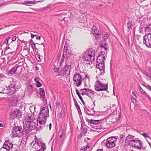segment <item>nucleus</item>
<instances>
[{"label":"nucleus","instance_id":"nucleus-1","mask_svg":"<svg viewBox=\"0 0 151 151\" xmlns=\"http://www.w3.org/2000/svg\"><path fill=\"white\" fill-rule=\"evenodd\" d=\"M33 121V116L32 115L25 116L23 122V129L21 126L15 127L13 128L12 133L13 137H20L23 135L24 131L25 133H28L34 129L35 127Z\"/></svg>","mask_w":151,"mask_h":151},{"label":"nucleus","instance_id":"nucleus-2","mask_svg":"<svg viewBox=\"0 0 151 151\" xmlns=\"http://www.w3.org/2000/svg\"><path fill=\"white\" fill-rule=\"evenodd\" d=\"M49 109L47 106L41 108L39 115L37 119V129H42L45 126L47 118L49 117Z\"/></svg>","mask_w":151,"mask_h":151},{"label":"nucleus","instance_id":"nucleus-3","mask_svg":"<svg viewBox=\"0 0 151 151\" xmlns=\"http://www.w3.org/2000/svg\"><path fill=\"white\" fill-rule=\"evenodd\" d=\"M105 52L101 51L100 54L97 57L96 59V68L98 69L101 71V74L104 73L105 72V66L104 61L105 60V55H104Z\"/></svg>","mask_w":151,"mask_h":151},{"label":"nucleus","instance_id":"nucleus-4","mask_svg":"<svg viewBox=\"0 0 151 151\" xmlns=\"http://www.w3.org/2000/svg\"><path fill=\"white\" fill-rule=\"evenodd\" d=\"M20 87V84L18 82L12 81L8 87L6 86L2 91L6 93L12 94L17 91Z\"/></svg>","mask_w":151,"mask_h":151},{"label":"nucleus","instance_id":"nucleus-5","mask_svg":"<svg viewBox=\"0 0 151 151\" xmlns=\"http://www.w3.org/2000/svg\"><path fill=\"white\" fill-rule=\"evenodd\" d=\"M95 50L92 48L88 49L86 52L83 53V58L84 61L88 62L87 64H90V62L93 61L95 59Z\"/></svg>","mask_w":151,"mask_h":151},{"label":"nucleus","instance_id":"nucleus-6","mask_svg":"<svg viewBox=\"0 0 151 151\" xmlns=\"http://www.w3.org/2000/svg\"><path fill=\"white\" fill-rule=\"evenodd\" d=\"M143 142L138 139L135 138L129 142V144L137 149L141 150L143 148Z\"/></svg>","mask_w":151,"mask_h":151},{"label":"nucleus","instance_id":"nucleus-7","mask_svg":"<svg viewBox=\"0 0 151 151\" xmlns=\"http://www.w3.org/2000/svg\"><path fill=\"white\" fill-rule=\"evenodd\" d=\"M117 140L115 137H111L108 138L105 143V145L108 148H112L114 147L115 145V142Z\"/></svg>","mask_w":151,"mask_h":151},{"label":"nucleus","instance_id":"nucleus-8","mask_svg":"<svg viewBox=\"0 0 151 151\" xmlns=\"http://www.w3.org/2000/svg\"><path fill=\"white\" fill-rule=\"evenodd\" d=\"M94 87L95 90L98 91H106L108 88L107 85L102 83L99 80L96 81Z\"/></svg>","mask_w":151,"mask_h":151},{"label":"nucleus","instance_id":"nucleus-9","mask_svg":"<svg viewBox=\"0 0 151 151\" xmlns=\"http://www.w3.org/2000/svg\"><path fill=\"white\" fill-rule=\"evenodd\" d=\"M35 143L34 144V146L35 147L39 146L40 147V149L37 151H44L46 150V147L45 143H43L41 140L39 139H37L35 137Z\"/></svg>","mask_w":151,"mask_h":151},{"label":"nucleus","instance_id":"nucleus-10","mask_svg":"<svg viewBox=\"0 0 151 151\" xmlns=\"http://www.w3.org/2000/svg\"><path fill=\"white\" fill-rule=\"evenodd\" d=\"M143 42L148 47L151 48V33H147L143 36Z\"/></svg>","mask_w":151,"mask_h":151},{"label":"nucleus","instance_id":"nucleus-11","mask_svg":"<svg viewBox=\"0 0 151 151\" xmlns=\"http://www.w3.org/2000/svg\"><path fill=\"white\" fill-rule=\"evenodd\" d=\"M69 47V46L66 45L65 44L63 51V57H66L67 59L70 58L71 56L73 55L72 51L68 49V48Z\"/></svg>","mask_w":151,"mask_h":151},{"label":"nucleus","instance_id":"nucleus-12","mask_svg":"<svg viewBox=\"0 0 151 151\" xmlns=\"http://www.w3.org/2000/svg\"><path fill=\"white\" fill-rule=\"evenodd\" d=\"M13 145V144L10 142L9 140H6L4 142L3 147L0 149V150L2 149H5L7 151H14Z\"/></svg>","mask_w":151,"mask_h":151},{"label":"nucleus","instance_id":"nucleus-13","mask_svg":"<svg viewBox=\"0 0 151 151\" xmlns=\"http://www.w3.org/2000/svg\"><path fill=\"white\" fill-rule=\"evenodd\" d=\"M81 76L79 73H76L74 75L73 80L76 86H79L81 84Z\"/></svg>","mask_w":151,"mask_h":151},{"label":"nucleus","instance_id":"nucleus-14","mask_svg":"<svg viewBox=\"0 0 151 151\" xmlns=\"http://www.w3.org/2000/svg\"><path fill=\"white\" fill-rule=\"evenodd\" d=\"M21 113L20 110L17 109L11 111L10 116L13 119L15 118H19L21 117Z\"/></svg>","mask_w":151,"mask_h":151},{"label":"nucleus","instance_id":"nucleus-15","mask_svg":"<svg viewBox=\"0 0 151 151\" xmlns=\"http://www.w3.org/2000/svg\"><path fill=\"white\" fill-rule=\"evenodd\" d=\"M86 91L87 92L86 95L92 99L94 98L95 93L96 92L93 91L89 88H84L83 89H81L80 91Z\"/></svg>","mask_w":151,"mask_h":151},{"label":"nucleus","instance_id":"nucleus-16","mask_svg":"<svg viewBox=\"0 0 151 151\" xmlns=\"http://www.w3.org/2000/svg\"><path fill=\"white\" fill-rule=\"evenodd\" d=\"M94 107L91 108L89 107H85L84 108V110L85 113L90 116H93L95 114V111L93 109Z\"/></svg>","mask_w":151,"mask_h":151},{"label":"nucleus","instance_id":"nucleus-17","mask_svg":"<svg viewBox=\"0 0 151 151\" xmlns=\"http://www.w3.org/2000/svg\"><path fill=\"white\" fill-rule=\"evenodd\" d=\"M40 91V98L44 102H46L47 99H45V92L44 89L43 88L39 89Z\"/></svg>","mask_w":151,"mask_h":151},{"label":"nucleus","instance_id":"nucleus-18","mask_svg":"<svg viewBox=\"0 0 151 151\" xmlns=\"http://www.w3.org/2000/svg\"><path fill=\"white\" fill-rule=\"evenodd\" d=\"M70 65H67L66 64L65 65L62 70L64 72L65 75L68 76L70 74Z\"/></svg>","mask_w":151,"mask_h":151},{"label":"nucleus","instance_id":"nucleus-19","mask_svg":"<svg viewBox=\"0 0 151 151\" xmlns=\"http://www.w3.org/2000/svg\"><path fill=\"white\" fill-rule=\"evenodd\" d=\"M18 67V66H14L12 68L9 70L8 71V74L11 76L15 73L16 70Z\"/></svg>","mask_w":151,"mask_h":151},{"label":"nucleus","instance_id":"nucleus-20","mask_svg":"<svg viewBox=\"0 0 151 151\" xmlns=\"http://www.w3.org/2000/svg\"><path fill=\"white\" fill-rule=\"evenodd\" d=\"M86 119L88 123L95 125L98 124L101 121V120H99L88 119L87 118Z\"/></svg>","mask_w":151,"mask_h":151},{"label":"nucleus","instance_id":"nucleus-21","mask_svg":"<svg viewBox=\"0 0 151 151\" xmlns=\"http://www.w3.org/2000/svg\"><path fill=\"white\" fill-rule=\"evenodd\" d=\"M134 136L132 135H129L127 136L126 138L125 141V143H127L128 144H129V142L131 140L133 139L134 138Z\"/></svg>","mask_w":151,"mask_h":151},{"label":"nucleus","instance_id":"nucleus-22","mask_svg":"<svg viewBox=\"0 0 151 151\" xmlns=\"http://www.w3.org/2000/svg\"><path fill=\"white\" fill-rule=\"evenodd\" d=\"M92 32L93 33V35L95 36V37L96 38H98L99 36V35L98 33V32L96 29V27H93L92 28Z\"/></svg>","mask_w":151,"mask_h":151},{"label":"nucleus","instance_id":"nucleus-23","mask_svg":"<svg viewBox=\"0 0 151 151\" xmlns=\"http://www.w3.org/2000/svg\"><path fill=\"white\" fill-rule=\"evenodd\" d=\"M145 32L147 33H151V23L147 25L145 28Z\"/></svg>","mask_w":151,"mask_h":151},{"label":"nucleus","instance_id":"nucleus-24","mask_svg":"<svg viewBox=\"0 0 151 151\" xmlns=\"http://www.w3.org/2000/svg\"><path fill=\"white\" fill-rule=\"evenodd\" d=\"M27 91L29 94H31L33 91L32 86V85L28 86L26 88Z\"/></svg>","mask_w":151,"mask_h":151},{"label":"nucleus","instance_id":"nucleus-25","mask_svg":"<svg viewBox=\"0 0 151 151\" xmlns=\"http://www.w3.org/2000/svg\"><path fill=\"white\" fill-rule=\"evenodd\" d=\"M34 80L37 87H40L42 86L41 83L39 81V79L38 77L35 78Z\"/></svg>","mask_w":151,"mask_h":151},{"label":"nucleus","instance_id":"nucleus-26","mask_svg":"<svg viewBox=\"0 0 151 151\" xmlns=\"http://www.w3.org/2000/svg\"><path fill=\"white\" fill-rule=\"evenodd\" d=\"M33 4V2L32 1H24V3L20 2L19 3L20 4H22L27 6H30V4Z\"/></svg>","mask_w":151,"mask_h":151},{"label":"nucleus","instance_id":"nucleus-27","mask_svg":"<svg viewBox=\"0 0 151 151\" xmlns=\"http://www.w3.org/2000/svg\"><path fill=\"white\" fill-rule=\"evenodd\" d=\"M83 129V126L82 124H81V129ZM88 131V129L86 128H83L82 132L80 134L82 136L83 134H85Z\"/></svg>","mask_w":151,"mask_h":151},{"label":"nucleus","instance_id":"nucleus-28","mask_svg":"<svg viewBox=\"0 0 151 151\" xmlns=\"http://www.w3.org/2000/svg\"><path fill=\"white\" fill-rule=\"evenodd\" d=\"M100 47L101 48H103L106 51L108 50V44L104 42V44H101L100 45Z\"/></svg>","mask_w":151,"mask_h":151},{"label":"nucleus","instance_id":"nucleus-29","mask_svg":"<svg viewBox=\"0 0 151 151\" xmlns=\"http://www.w3.org/2000/svg\"><path fill=\"white\" fill-rule=\"evenodd\" d=\"M76 93L77 94V95H78V96L79 99H81V101H82V102L83 104V105H85V103H84V101H83V98H82V97L81 96V95H80V93L78 91V90L76 88Z\"/></svg>","mask_w":151,"mask_h":151},{"label":"nucleus","instance_id":"nucleus-30","mask_svg":"<svg viewBox=\"0 0 151 151\" xmlns=\"http://www.w3.org/2000/svg\"><path fill=\"white\" fill-rule=\"evenodd\" d=\"M134 26L133 24H132V22H129L127 24V27L128 29L130 30L132 29V27Z\"/></svg>","mask_w":151,"mask_h":151},{"label":"nucleus","instance_id":"nucleus-31","mask_svg":"<svg viewBox=\"0 0 151 151\" xmlns=\"http://www.w3.org/2000/svg\"><path fill=\"white\" fill-rule=\"evenodd\" d=\"M11 37H9L6 38V40L4 42V44H6L7 46H9V40L11 41Z\"/></svg>","mask_w":151,"mask_h":151},{"label":"nucleus","instance_id":"nucleus-32","mask_svg":"<svg viewBox=\"0 0 151 151\" xmlns=\"http://www.w3.org/2000/svg\"><path fill=\"white\" fill-rule=\"evenodd\" d=\"M12 102L13 104H16L18 101V99L17 97H14V99H12Z\"/></svg>","mask_w":151,"mask_h":151},{"label":"nucleus","instance_id":"nucleus-33","mask_svg":"<svg viewBox=\"0 0 151 151\" xmlns=\"http://www.w3.org/2000/svg\"><path fill=\"white\" fill-rule=\"evenodd\" d=\"M30 44L31 45L33 49V50L34 49L36 48V46L35 43L32 40H30Z\"/></svg>","mask_w":151,"mask_h":151},{"label":"nucleus","instance_id":"nucleus-34","mask_svg":"<svg viewBox=\"0 0 151 151\" xmlns=\"http://www.w3.org/2000/svg\"><path fill=\"white\" fill-rule=\"evenodd\" d=\"M139 89L140 91V92L144 94L145 96L147 95V93L145 91H144L143 89L140 86H139Z\"/></svg>","mask_w":151,"mask_h":151},{"label":"nucleus","instance_id":"nucleus-35","mask_svg":"<svg viewBox=\"0 0 151 151\" xmlns=\"http://www.w3.org/2000/svg\"><path fill=\"white\" fill-rule=\"evenodd\" d=\"M137 98V97H136L135 96L134 97L132 96H131V100H132V102L133 103H135L136 102V101H137L136 98Z\"/></svg>","mask_w":151,"mask_h":151},{"label":"nucleus","instance_id":"nucleus-36","mask_svg":"<svg viewBox=\"0 0 151 151\" xmlns=\"http://www.w3.org/2000/svg\"><path fill=\"white\" fill-rule=\"evenodd\" d=\"M35 57L36 58L37 60L39 62H41V59L40 57V55L36 54L35 55Z\"/></svg>","mask_w":151,"mask_h":151},{"label":"nucleus","instance_id":"nucleus-37","mask_svg":"<svg viewBox=\"0 0 151 151\" xmlns=\"http://www.w3.org/2000/svg\"><path fill=\"white\" fill-rule=\"evenodd\" d=\"M63 69H61L60 71H58V72L57 73L58 74V76H61L63 75V74H64V72L62 70Z\"/></svg>","mask_w":151,"mask_h":151},{"label":"nucleus","instance_id":"nucleus-38","mask_svg":"<svg viewBox=\"0 0 151 151\" xmlns=\"http://www.w3.org/2000/svg\"><path fill=\"white\" fill-rule=\"evenodd\" d=\"M88 147V146H86V147H82L80 149V151H86L87 148V147Z\"/></svg>","mask_w":151,"mask_h":151},{"label":"nucleus","instance_id":"nucleus-39","mask_svg":"<svg viewBox=\"0 0 151 151\" xmlns=\"http://www.w3.org/2000/svg\"><path fill=\"white\" fill-rule=\"evenodd\" d=\"M145 138H146V137H147V138H150V137L147 134H146V133H142V134H141Z\"/></svg>","mask_w":151,"mask_h":151},{"label":"nucleus","instance_id":"nucleus-40","mask_svg":"<svg viewBox=\"0 0 151 151\" xmlns=\"http://www.w3.org/2000/svg\"><path fill=\"white\" fill-rule=\"evenodd\" d=\"M59 68H54V71L55 72L58 73L59 70Z\"/></svg>","mask_w":151,"mask_h":151},{"label":"nucleus","instance_id":"nucleus-41","mask_svg":"<svg viewBox=\"0 0 151 151\" xmlns=\"http://www.w3.org/2000/svg\"><path fill=\"white\" fill-rule=\"evenodd\" d=\"M146 78L148 80L151 79V75L148 74L146 76Z\"/></svg>","mask_w":151,"mask_h":151},{"label":"nucleus","instance_id":"nucleus-42","mask_svg":"<svg viewBox=\"0 0 151 151\" xmlns=\"http://www.w3.org/2000/svg\"><path fill=\"white\" fill-rule=\"evenodd\" d=\"M16 39V37L15 36H13L12 38V42L15 41Z\"/></svg>","mask_w":151,"mask_h":151},{"label":"nucleus","instance_id":"nucleus-43","mask_svg":"<svg viewBox=\"0 0 151 151\" xmlns=\"http://www.w3.org/2000/svg\"><path fill=\"white\" fill-rule=\"evenodd\" d=\"M15 54V51H14V52H10L8 53L9 55H14Z\"/></svg>","mask_w":151,"mask_h":151},{"label":"nucleus","instance_id":"nucleus-44","mask_svg":"<svg viewBox=\"0 0 151 151\" xmlns=\"http://www.w3.org/2000/svg\"><path fill=\"white\" fill-rule=\"evenodd\" d=\"M83 91V92L81 93V94L82 95H86L87 92H86V91Z\"/></svg>","mask_w":151,"mask_h":151},{"label":"nucleus","instance_id":"nucleus-45","mask_svg":"<svg viewBox=\"0 0 151 151\" xmlns=\"http://www.w3.org/2000/svg\"><path fill=\"white\" fill-rule=\"evenodd\" d=\"M76 107L78 111H80V110L81 109L80 106L79 105L76 106Z\"/></svg>","mask_w":151,"mask_h":151},{"label":"nucleus","instance_id":"nucleus-46","mask_svg":"<svg viewBox=\"0 0 151 151\" xmlns=\"http://www.w3.org/2000/svg\"><path fill=\"white\" fill-rule=\"evenodd\" d=\"M145 96H147L149 100L151 101V98L150 97L149 95L147 94Z\"/></svg>","mask_w":151,"mask_h":151},{"label":"nucleus","instance_id":"nucleus-47","mask_svg":"<svg viewBox=\"0 0 151 151\" xmlns=\"http://www.w3.org/2000/svg\"><path fill=\"white\" fill-rule=\"evenodd\" d=\"M58 116L59 117H62V114L61 112H60L58 114Z\"/></svg>","mask_w":151,"mask_h":151},{"label":"nucleus","instance_id":"nucleus-48","mask_svg":"<svg viewBox=\"0 0 151 151\" xmlns=\"http://www.w3.org/2000/svg\"><path fill=\"white\" fill-rule=\"evenodd\" d=\"M36 35H34L32 34H31V36L32 38H33L34 37L36 36Z\"/></svg>","mask_w":151,"mask_h":151},{"label":"nucleus","instance_id":"nucleus-49","mask_svg":"<svg viewBox=\"0 0 151 151\" xmlns=\"http://www.w3.org/2000/svg\"><path fill=\"white\" fill-rule=\"evenodd\" d=\"M36 39L37 40H40L41 39V37L40 36H38L36 37Z\"/></svg>","mask_w":151,"mask_h":151},{"label":"nucleus","instance_id":"nucleus-50","mask_svg":"<svg viewBox=\"0 0 151 151\" xmlns=\"http://www.w3.org/2000/svg\"><path fill=\"white\" fill-rule=\"evenodd\" d=\"M51 126H52V124L51 123H50L49 125V128L50 130L51 128Z\"/></svg>","mask_w":151,"mask_h":151},{"label":"nucleus","instance_id":"nucleus-51","mask_svg":"<svg viewBox=\"0 0 151 151\" xmlns=\"http://www.w3.org/2000/svg\"><path fill=\"white\" fill-rule=\"evenodd\" d=\"M150 64H151V66L149 68V71L150 72V73H151V62H150Z\"/></svg>","mask_w":151,"mask_h":151},{"label":"nucleus","instance_id":"nucleus-52","mask_svg":"<svg viewBox=\"0 0 151 151\" xmlns=\"http://www.w3.org/2000/svg\"><path fill=\"white\" fill-rule=\"evenodd\" d=\"M148 88L151 91V86L148 85Z\"/></svg>","mask_w":151,"mask_h":151},{"label":"nucleus","instance_id":"nucleus-53","mask_svg":"<svg viewBox=\"0 0 151 151\" xmlns=\"http://www.w3.org/2000/svg\"><path fill=\"white\" fill-rule=\"evenodd\" d=\"M59 104H60V102H58V101H56V103H55L56 106H57Z\"/></svg>","mask_w":151,"mask_h":151},{"label":"nucleus","instance_id":"nucleus-54","mask_svg":"<svg viewBox=\"0 0 151 151\" xmlns=\"http://www.w3.org/2000/svg\"><path fill=\"white\" fill-rule=\"evenodd\" d=\"M65 57H62V59H61V63H62L63 62V61H64V58H65Z\"/></svg>","mask_w":151,"mask_h":151},{"label":"nucleus","instance_id":"nucleus-55","mask_svg":"<svg viewBox=\"0 0 151 151\" xmlns=\"http://www.w3.org/2000/svg\"><path fill=\"white\" fill-rule=\"evenodd\" d=\"M132 94H133V95H134L136 97H137V96L136 95V94L134 91H133L132 92Z\"/></svg>","mask_w":151,"mask_h":151},{"label":"nucleus","instance_id":"nucleus-56","mask_svg":"<svg viewBox=\"0 0 151 151\" xmlns=\"http://www.w3.org/2000/svg\"><path fill=\"white\" fill-rule=\"evenodd\" d=\"M148 74V73L147 72H144L143 73V74L145 75L146 76Z\"/></svg>","mask_w":151,"mask_h":151},{"label":"nucleus","instance_id":"nucleus-57","mask_svg":"<svg viewBox=\"0 0 151 151\" xmlns=\"http://www.w3.org/2000/svg\"><path fill=\"white\" fill-rule=\"evenodd\" d=\"M78 111V112L79 113V115H81V114L82 113H81V109L80 110V111Z\"/></svg>","mask_w":151,"mask_h":151},{"label":"nucleus","instance_id":"nucleus-58","mask_svg":"<svg viewBox=\"0 0 151 151\" xmlns=\"http://www.w3.org/2000/svg\"><path fill=\"white\" fill-rule=\"evenodd\" d=\"M2 88L1 87H0V93H2L1 91H3V92L2 90H3V89L2 90Z\"/></svg>","mask_w":151,"mask_h":151},{"label":"nucleus","instance_id":"nucleus-59","mask_svg":"<svg viewBox=\"0 0 151 151\" xmlns=\"http://www.w3.org/2000/svg\"><path fill=\"white\" fill-rule=\"evenodd\" d=\"M96 151H103V150L102 149H98Z\"/></svg>","mask_w":151,"mask_h":151},{"label":"nucleus","instance_id":"nucleus-60","mask_svg":"<svg viewBox=\"0 0 151 151\" xmlns=\"http://www.w3.org/2000/svg\"><path fill=\"white\" fill-rule=\"evenodd\" d=\"M3 126V124L2 123H0V127H2Z\"/></svg>","mask_w":151,"mask_h":151},{"label":"nucleus","instance_id":"nucleus-61","mask_svg":"<svg viewBox=\"0 0 151 151\" xmlns=\"http://www.w3.org/2000/svg\"><path fill=\"white\" fill-rule=\"evenodd\" d=\"M75 106L78 105V104L77 103V102H76V103H74Z\"/></svg>","mask_w":151,"mask_h":151},{"label":"nucleus","instance_id":"nucleus-62","mask_svg":"<svg viewBox=\"0 0 151 151\" xmlns=\"http://www.w3.org/2000/svg\"><path fill=\"white\" fill-rule=\"evenodd\" d=\"M73 101H75V100H76V99L74 98V97L73 96Z\"/></svg>","mask_w":151,"mask_h":151},{"label":"nucleus","instance_id":"nucleus-63","mask_svg":"<svg viewBox=\"0 0 151 151\" xmlns=\"http://www.w3.org/2000/svg\"><path fill=\"white\" fill-rule=\"evenodd\" d=\"M2 4L1 3V2L0 1V7H1L2 6Z\"/></svg>","mask_w":151,"mask_h":151},{"label":"nucleus","instance_id":"nucleus-64","mask_svg":"<svg viewBox=\"0 0 151 151\" xmlns=\"http://www.w3.org/2000/svg\"><path fill=\"white\" fill-rule=\"evenodd\" d=\"M104 36H108V34H105L104 35Z\"/></svg>","mask_w":151,"mask_h":151}]
</instances>
